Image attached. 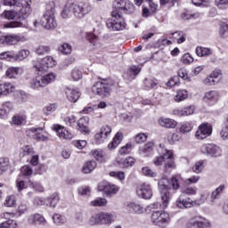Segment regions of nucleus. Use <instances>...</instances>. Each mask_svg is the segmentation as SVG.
Returning <instances> with one entry per match:
<instances>
[{
  "label": "nucleus",
  "instance_id": "1a4fd4ad",
  "mask_svg": "<svg viewBox=\"0 0 228 228\" xmlns=\"http://www.w3.org/2000/svg\"><path fill=\"white\" fill-rule=\"evenodd\" d=\"M40 22L45 29H54L58 23L54 18V10L51 9L45 12L40 20Z\"/></svg>",
  "mask_w": 228,
  "mask_h": 228
},
{
  "label": "nucleus",
  "instance_id": "4c0bfd02",
  "mask_svg": "<svg viewBox=\"0 0 228 228\" xmlns=\"http://www.w3.org/2000/svg\"><path fill=\"white\" fill-rule=\"evenodd\" d=\"M20 72V68L11 67L6 70V76L10 79H15Z\"/></svg>",
  "mask_w": 228,
  "mask_h": 228
},
{
  "label": "nucleus",
  "instance_id": "864d4df0",
  "mask_svg": "<svg viewBox=\"0 0 228 228\" xmlns=\"http://www.w3.org/2000/svg\"><path fill=\"white\" fill-rule=\"evenodd\" d=\"M59 51L62 53V54H70V53H72V46L67 43H64L59 47Z\"/></svg>",
  "mask_w": 228,
  "mask_h": 228
},
{
  "label": "nucleus",
  "instance_id": "c85d7f7f",
  "mask_svg": "<svg viewBox=\"0 0 228 228\" xmlns=\"http://www.w3.org/2000/svg\"><path fill=\"white\" fill-rule=\"evenodd\" d=\"M126 209L129 213H134L136 215H142L143 213V207L136 203H129L126 205Z\"/></svg>",
  "mask_w": 228,
  "mask_h": 228
},
{
  "label": "nucleus",
  "instance_id": "cd10ccee",
  "mask_svg": "<svg viewBox=\"0 0 228 228\" xmlns=\"http://www.w3.org/2000/svg\"><path fill=\"white\" fill-rule=\"evenodd\" d=\"M152 151H154V143L152 142H149L144 144L142 148H140L139 154L147 158L152 154Z\"/></svg>",
  "mask_w": 228,
  "mask_h": 228
},
{
  "label": "nucleus",
  "instance_id": "49530a36",
  "mask_svg": "<svg viewBox=\"0 0 228 228\" xmlns=\"http://www.w3.org/2000/svg\"><path fill=\"white\" fill-rule=\"evenodd\" d=\"M71 77L74 81H79V79L83 78V71L77 68L73 69L71 71Z\"/></svg>",
  "mask_w": 228,
  "mask_h": 228
},
{
  "label": "nucleus",
  "instance_id": "7ed1b4c3",
  "mask_svg": "<svg viewBox=\"0 0 228 228\" xmlns=\"http://www.w3.org/2000/svg\"><path fill=\"white\" fill-rule=\"evenodd\" d=\"M90 12H92V5L90 3L80 2L78 4H74L72 2H68L61 12V17L62 19H69L73 13L74 17L77 19H85Z\"/></svg>",
  "mask_w": 228,
  "mask_h": 228
},
{
  "label": "nucleus",
  "instance_id": "0e129e2a",
  "mask_svg": "<svg viewBox=\"0 0 228 228\" xmlns=\"http://www.w3.org/2000/svg\"><path fill=\"white\" fill-rule=\"evenodd\" d=\"M20 172L22 175H25V176L33 175V168H31V167L29 166H23L20 168Z\"/></svg>",
  "mask_w": 228,
  "mask_h": 228
},
{
  "label": "nucleus",
  "instance_id": "6ab92c4d",
  "mask_svg": "<svg viewBox=\"0 0 228 228\" xmlns=\"http://www.w3.org/2000/svg\"><path fill=\"white\" fill-rule=\"evenodd\" d=\"M220 94H218V92L215 90L208 91L204 94L203 102L209 104V106H213L214 104H216V102H218Z\"/></svg>",
  "mask_w": 228,
  "mask_h": 228
},
{
  "label": "nucleus",
  "instance_id": "e433bc0d",
  "mask_svg": "<svg viewBox=\"0 0 228 228\" xmlns=\"http://www.w3.org/2000/svg\"><path fill=\"white\" fill-rule=\"evenodd\" d=\"M15 52L7 51L0 53V60H6V61H15Z\"/></svg>",
  "mask_w": 228,
  "mask_h": 228
},
{
  "label": "nucleus",
  "instance_id": "f8f14e48",
  "mask_svg": "<svg viewBox=\"0 0 228 228\" xmlns=\"http://www.w3.org/2000/svg\"><path fill=\"white\" fill-rule=\"evenodd\" d=\"M56 65V61L52 56H46L42 59L41 63L36 65V70H37L38 74H42L47 70L49 68H53Z\"/></svg>",
  "mask_w": 228,
  "mask_h": 228
},
{
  "label": "nucleus",
  "instance_id": "f3484780",
  "mask_svg": "<svg viewBox=\"0 0 228 228\" xmlns=\"http://www.w3.org/2000/svg\"><path fill=\"white\" fill-rule=\"evenodd\" d=\"M20 40V36L15 34L0 36L1 45H17Z\"/></svg>",
  "mask_w": 228,
  "mask_h": 228
},
{
  "label": "nucleus",
  "instance_id": "2eb2a0df",
  "mask_svg": "<svg viewBox=\"0 0 228 228\" xmlns=\"http://www.w3.org/2000/svg\"><path fill=\"white\" fill-rule=\"evenodd\" d=\"M22 8L18 12L20 20H24V19H28V16L31 15V0H20Z\"/></svg>",
  "mask_w": 228,
  "mask_h": 228
},
{
  "label": "nucleus",
  "instance_id": "9b49d317",
  "mask_svg": "<svg viewBox=\"0 0 228 228\" xmlns=\"http://www.w3.org/2000/svg\"><path fill=\"white\" fill-rule=\"evenodd\" d=\"M201 152L207 154V156H211V158H220L222 156V149L213 143L203 144Z\"/></svg>",
  "mask_w": 228,
  "mask_h": 228
},
{
  "label": "nucleus",
  "instance_id": "09e8293b",
  "mask_svg": "<svg viewBox=\"0 0 228 228\" xmlns=\"http://www.w3.org/2000/svg\"><path fill=\"white\" fill-rule=\"evenodd\" d=\"M204 170V160H200L192 167V171L195 174H200Z\"/></svg>",
  "mask_w": 228,
  "mask_h": 228
},
{
  "label": "nucleus",
  "instance_id": "f704fd0d",
  "mask_svg": "<svg viewBox=\"0 0 228 228\" xmlns=\"http://www.w3.org/2000/svg\"><path fill=\"white\" fill-rule=\"evenodd\" d=\"M144 90H152L158 86V79L156 78H145L143 80Z\"/></svg>",
  "mask_w": 228,
  "mask_h": 228
},
{
  "label": "nucleus",
  "instance_id": "a211bd4d",
  "mask_svg": "<svg viewBox=\"0 0 228 228\" xmlns=\"http://www.w3.org/2000/svg\"><path fill=\"white\" fill-rule=\"evenodd\" d=\"M140 72H142V68H140V66H130L126 72L124 73L123 77L126 81L131 83V81L136 79V76H138Z\"/></svg>",
  "mask_w": 228,
  "mask_h": 228
},
{
  "label": "nucleus",
  "instance_id": "774afa93",
  "mask_svg": "<svg viewBox=\"0 0 228 228\" xmlns=\"http://www.w3.org/2000/svg\"><path fill=\"white\" fill-rule=\"evenodd\" d=\"M181 60L185 65H190V63H193V57H191L190 53L183 54Z\"/></svg>",
  "mask_w": 228,
  "mask_h": 228
},
{
  "label": "nucleus",
  "instance_id": "f257e3e1",
  "mask_svg": "<svg viewBox=\"0 0 228 228\" xmlns=\"http://www.w3.org/2000/svg\"><path fill=\"white\" fill-rule=\"evenodd\" d=\"M181 175H174L171 180L167 177H163L159 181V188L162 190L160 191L162 205L159 203H154L152 206L156 208L158 206H162V208H168V202L170 201V191L168 190H179L181 184Z\"/></svg>",
  "mask_w": 228,
  "mask_h": 228
},
{
  "label": "nucleus",
  "instance_id": "7c9ffc66",
  "mask_svg": "<svg viewBox=\"0 0 228 228\" xmlns=\"http://www.w3.org/2000/svg\"><path fill=\"white\" fill-rule=\"evenodd\" d=\"M118 165L125 167V168H128V167H133L134 163H136V159L133 157H128L126 159H117Z\"/></svg>",
  "mask_w": 228,
  "mask_h": 228
},
{
  "label": "nucleus",
  "instance_id": "338daca9",
  "mask_svg": "<svg viewBox=\"0 0 228 228\" xmlns=\"http://www.w3.org/2000/svg\"><path fill=\"white\" fill-rule=\"evenodd\" d=\"M147 138L148 136L145 134L140 133L134 136V141L137 143H143L144 142H147Z\"/></svg>",
  "mask_w": 228,
  "mask_h": 228
},
{
  "label": "nucleus",
  "instance_id": "4be33fe9",
  "mask_svg": "<svg viewBox=\"0 0 228 228\" xmlns=\"http://www.w3.org/2000/svg\"><path fill=\"white\" fill-rule=\"evenodd\" d=\"M15 92V86L10 82L0 84V97H6Z\"/></svg>",
  "mask_w": 228,
  "mask_h": 228
},
{
  "label": "nucleus",
  "instance_id": "423d86ee",
  "mask_svg": "<svg viewBox=\"0 0 228 228\" xmlns=\"http://www.w3.org/2000/svg\"><path fill=\"white\" fill-rule=\"evenodd\" d=\"M56 80V74L48 73L45 76H37L32 78L29 82L30 88L32 90H39V88H44L47 86L50 83Z\"/></svg>",
  "mask_w": 228,
  "mask_h": 228
},
{
  "label": "nucleus",
  "instance_id": "c03bdc74",
  "mask_svg": "<svg viewBox=\"0 0 228 228\" xmlns=\"http://www.w3.org/2000/svg\"><path fill=\"white\" fill-rule=\"evenodd\" d=\"M47 201L49 202L50 208H54L60 202V196L58 193H53L51 197L47 198Z\"/></svg>",
  "mask_w": 228,
  "mask_h": 228
},
{
  "label": "nucleus",
  "instance_id": "052dcab7",
  "mask_svg": "<svg viewBox=\"0 0 228 228\" xmlns=\"http://www.w3.org/2000/svg\"><path fill=\"white\" fill-rule=\"evenodd\" d=\"M49 51H51V48L46 45H40L36 49V53L39 56L42 54H47V53H49Z\"/></svg>",
  "mask_w": 228,
  "mask_h": 228
},
{
  "label": "nucleus",
  "instance_id": "ea45409f",
  "mask_svg": "<svg viewBox=\"0 0 228 228\" xmlns=\"http://www.w3.org/2000/svg\"><path fill=\"white\" fill-rule=\"evenodd\" d=\"M173 38L177 40V44H183V42H186V34L183 31H176L172 34Z\"/></svg>",
  "mask_w": 228,
  "mask_h": 228
},
{
  "label": "nucleus",
  "instance_id": "412c9836",
  "mask_svg": "<svg viewBox=\"0 0 228 228\" xmlns=\"http://www.w3.org/2000/svg\"><path fill=\"white\" fill-rule=\"evenodd\" d=\"M110 134H111V126L104 125L102 126L100 133L94 135V138L98 143H101V142H104V140H106Z\"/></svg>",
  "mask_w": 228,
  "mask_h": 228
},
{
  "label": "nucleus",
  "instance_id": "39448f33",
  "mask_svg": "<svg viewBox=\"0 0 228 228\" xmlns=\"http://www.w3.org/2000/svg\"><path fill=\"white\" fill-rule=\"evenodd\" d=\"M113 85H115L113 80L104 79L102 82H96L92 86V92L100 97H110Z\"/></svg>",
  "mask_w": 228,
  "mask_h": 228
},
{
  "label": "nucleus",
  "instance_id": "603ef678",
  "mask_svg": "<svg viewBox=\"0 0 228 228\" xmlns=\"http://www.w3.org/2000/svg\"><path fill=\"white\" fill-rule=\"evenodd\" d=\"M110 177H115V179H118L119 181H124L126 179V173L122 171H111L110 172Z\"/></svg>",
  "mask_w": 228,
  "mask_h": 228
},
{
  "label": "nucleus",
  "instance_id": "6e6552de",
  "mask_svg": "<svg viewBox=\"0 0 228 228\" xmlns=\"http://www.w3.org/2000/svg\"><path fill=\"white\" fill-rule=\"evenodd\" d=\"M151 220L153 225L163 227L170 222V215L165 211H155L151 214Z\"/></svg>",
  "mask_w": 228,
  "mask_h": 228
},
{
  "label": "nucleus",
  "instance_id": "393cba45",
  "mask_svg": "<svg viewBox=\"0 0 228 228\" xmlns=\"http://www.w3.org/2000/svg\"><path fill=\"white\" fill-rule=\"evenodd\" d=\"M66 95L68 101L70 102H77L79 97H81V93L77 89L66 88Z\"/></svg>",
  "mask_w": 228,
  "mask_h": 228
},
{
  "label": "nucleus",
  "instance_id": "20e7f679",
  "mask_svg": "<svg viewBox=\"0 0 228 228\" xmlns=\"http://www.w3.org/2000/svg\"><path fill=\"white\" fill-rule=\"evenodd\" d=\"M117 216L111 213L101 212L97 214H94L90 219V225H110L113 224Z\"/></svg>",
  "mask_w": 228,
  "mask_h": 228
},
{
  "label": "nucleus",
  "instance_id": "c9c22d12",
  "mask_svg": "<svg viewBox=\"0 0 228 228\" xmlns=\"http://www.w3.org/2000/svg\"><path fill=\"white\" fill-rule=\"evenodd\" d=\"M196 54L197 56H210L213 54V50L210 48H206L203 46H197L196 47Z\"/></svg>",
  "mask_w": 228,
  "mask_h": 228
},
{
  "label": "nucleus",
  "instance_id": "b1692460",
  "mask_svg": "<svg viewBox=\"0 0 228 228\" xmlns=\"http://www.w3.org/2000/svg\"><path fill=\"white\" fill-rule=\"evenodd\" d=\"M175 206L180 209H188V208H193V200L190 199H184L183 196H180L176 200Z\"/></svg>",
  "mask_w": 228,
  "mask_h": 228
},
{
  "label": "nucleus",
  "instance_id": "13d9d810",
  "mask_svg": "<svg viewBox=\"0 0 228 228\" xmlns=\"http://www.w3.org/2000/svg\"><path fill=\"white\" fill-rule=\"evenodd\" d=\"M87 38H88L89 42H91V44H93V45H94V47H96V48L101 47V43H99V38H97L95 35L89 34L87 36Z\"/></svg>",
  "mask_w": 228,
  "mask_h": 228
},
{
  "label": "nucleus",
  "instance_id": "37998d69",
  "mask_svg": "<svg viewBox=\"0 0 228 228\" xmlns=\"http://www.w3.org/2000/svg\"><path fill=\"white\" fill-rule=\"evenodd\" d=\"M12 124L14 126H24L26 124V116L16 115L12 118Z\"/></svg>",
  "mask_w": 228,
  "mask_h": 228
},
{
  "label": "nucleus",
  "instance_id": "3c124183",
  "mask_svg": "<svg viewBox=\"0 0 228 228\" xmlns=\"http://www.w3.org/2000/svg\"><path fill=\"white\" fill-rule=\"evenodd\" d=\"M106 204H108V200H106V199L104 198H97L94 200L91 201V206L94 207H102L106 206Z\"/></svg>",
  "mask_w": 228,
  "mask_h": 228
},
{
  "label": "nucleus",
  "instance_id": "dca6fc26",
  "mask_svg": "<svg viewBox=\"0 0 228 228\" xmlns=\"http://www.w3.org/2000/svg\"><path fill=\"white\" fill-rule=\"evenodd\" d=\"M39 131H42L41 127L37 128H28L26 130L27 136H29L30 138H34V140H37V142H47L49 140V137L43 135L39 133Z\"/></svg>",
  "mask_w": 228,
  "mask_h": 228
},
{
  "label": "nucleus",
  "instance_id": "5701e85b",
  "mask_svg": "<svg viewBox=\"0 0 228 228\" xmlns=\"http://www.w3.org/2000/svg\"><path fill=\"white\" fill-rule=\"evenodd\" d=\"M195 113V107L189 106L183 109H176L173 110V115H176V117H188V115H193Z\"/></svg>",
  "mask_w": 228,
  "mask_h": 228
},
{
  "label": "nucleus",
  "instance_id": "4d7b16f0",
  "mask_svg": "<svg viewBox=\"0 0 228 228\" xmlns=\"http://www.w3.org/2000/svg\"><path fill=\"white\" fill-rule=\"evenodd\" d=\"M142 172L143 175H146V177H156V175H158V174L152 171L149 167H142Z\"/></svg>",
  "mask_w": 228,
  "mask_h": 228
},
{
  "label": "nucleus",
  "instance_id": "bb28decb",
  "mask_svg": "<svg viewBox=\"0 0 228 228\" xmlns=\"http://www.w3.org/2000/svg\"><path fill=\"white\" fill-rule=\"evenodd\" d=\"M122 133L118 132L112 139V142H110L108 145L109 151H115V149H117L118 145H120V143L122 142Z\"/></svg>",
  "mask_w": 228,
  "mask_h": 228
},
{
  "label": "nucleus",
  "instance_id": "4468645a",
  "mask_svg": "<svg viewBox=\"0 0 228 228\" xmlns=\"http://www.w3.org/2000/svg\"><path fill=\"white\" fill-rule=\"evenodd\" d=\"M136 194L141 199L149 200L152 198V188L149 183H142L136 188Z\"/></svg>",
  "mask_w": 228,
  "mask_h": 228
},
{
  "label": "nucleus",
  "instance_id": "473e14b6",
  "mask_svg": "<svg viewBox=\"0 0 228 228\" xmlns=\"http://www.w3.org/2000/svg\"><path fill=\"white\" fill-rule=\"evenodd\" d=\"M2 17L8 19V20H20L19 17V12L17 11H4L2 14Z\"/></svg>",
  "mask_w": 228,
  "mask_h": 228
},
{
  "label": "nucleus",
  "instance_id": "a878e982",
  "mask_svg": "<svg viewBox=\"0 0 228 228\" xmlns=\"http://www.w3.org/2000/svg\"><path fill=\"white\" fill-rule=\"evenodd\" d=\"M159 124L161 127H167V129H175V127H177V121L172 118H160Z\"/></svg>",
  "mask_w": 228,
  "mask_h": 228
},
{
  "label": "nucleus",
  "instance_id": "bf43d9fd",
  "mask_svg": "<svg viewBox=\"0 0 228 228\" xmlns=\"http://www.w3.org/2000/svg\"><path fill=\"white\" fill-rule=\"evenodd\" d=\"M132 150H133V144L126 143L125 146L120 148L119 154L121 156H124L126 154H129V152H131Z\"/></svg>",
  "mask_w": 228,
  "mask_h": 228
},
{
  "label": "nucleus",
  "instance_id": "72a5a7b5",
  "mask_svg": "<svg viewBox=\"0 0 228 228\" xmlns=\"http://www.w3.org/2000/svg\"><path fill=\"white\" fill-rule=\"evenodd\" d=\"M96 167L97 162H95V160H89L84 165L82 170L84 174H90L91 172H94Z\"/></svg>",
  "mask_w": 228,
  "mask_h": 228
},
{
  "label": "nucleus",
  "instance_id": "8fccbe9b",
  "mask_svg": "<svg viewBox=\"0 0 228 228\" xmlns=\"http://www.w3.org/2000/svg\"><path fill=\"white\" fill-rule=\"evenodd\" d=\"M28 154H33V148L30 145L23 146L20 150V156L24 158V156H28Z\"/></svg>",
  "mask_w": 228,
  "mask_h": 228
},
{
  "label": "nucleus",
  "instance_id": "a19ab883",
  "mask_svg": "<svg viewBox=\"0 0 228 228\" xmlns=\"http://www.w3.org/2000/svg\"><path fill=\"white\" fill-rule=\"evenodd\" d=\"M188 98V92L184 89L183 90H178L175 96V101L176 102H181V101H184V99Z\"/></svg>",
  "mask_w": 228,
  "mask_h": 228
},
{
  "label": "nucleus",
  "instance_id": "ddd939ff",
  "mask_svg": "<svg viewBox=\"0 0 228 228\" xmlns=\"http://www.w3.org/2000/svg\"><path fill=\"white\" fill-rule=\"evenodd\" d=\"M213 133V126L209 125L208 123H203L200 125L198 130L196 131V138L198 140H205V138H208V136H211Z\"/></svg>",
  "mask_w": 228,
  "mask_h": 228
},
{
  "label": "nucleus",
  "instance_id": "69168bd1",
  "mask_svg": "<svg viewBox=\"0 0 228 228\" xmlns=\"http://www.w3.org/2000/svg\"><path fill=\"white\" fill-rule=\"evenodd\" d=\"M28 183L29 186H31L33 190H35V191H39L40 193L44 191V187L39 183L29 181Z\"/></svg>",
  "mask_w": 228,
  "mask_h": 228
},
{
  "label": "nucleus",
  "instance_id": "de8ad7c7",
  "mask_svg": "<svg viewBox=\"0 0 228 228\" xmlns=\"http://www.w3.org/2000/svg\"><path fill=\"white\" fill-rule=\"evenodd\" d=\"M29 56V50H21L19 53H15V61H22V60L28 58Z\"/></svg>",
  "mask_w": 228,
  "mask_h": 228
},
{
  "label": "nucleus",
  "instance_id": "0eeeda50",
  "mask_svg": "<svg viewBox=\"0 0 228 228\" xmlns=\"http://www.w3.org/2000/svg\"><path fill=\"white\" fill-rule=\"evenodd\" d=\"M112 17L107 20L106 26L110 31H122L126 29V21L117 11H112Z\"/></svg>",
  "mask_w": 228,
  "mask_h": 228
},
{
  "label": "nucleus",
  "instance_id": "2f4dec72",
  "mask_svg": "<svg viewBox=\"0 0 228 228\" xmlns=\"http://www.w3.org/2000/svg\"><path fill=\"white\" fill-rule=\"evenodd\" d=\"M77 126L82 133H88V118H81L77 120Z\"/></svg>",
  "mask_w": 228,
  "mask_h": 228
},
{
  "label": "nucleus",
  "instance_id": "c756f323",
  "mask_svg": "<svg viewBox=\"0 0 228 228\" xmlns=\"http://www.w3.org/2000/svg\"><path fill=\"white\" fill-rule=\"evenodd\" d=\"M102 190L107 195H115V193L118 192V186L111 183H105Z\"/></svg>",
  "mask_w": 228,
  "mask_h": 228
},
{
  "label": "nucleus",
  "instance_id": "f03ea898",
  "mask_svg": "<svg viewBox=\"0 0 228 228\" xmlns=\"http://www.w3.org/2000/svg\"><path fill=\"white\" fill-rule=\"evenodd\" d=\"M159 156L156 157L153 163L156 167H162L164 174H172L175 170V162L174 161V153L172 151L166 149L163 144L158 148Z\"/></svg>",
  "mask_w": 228,
  "mask_h": 228
},
{
  "label": "nucleus",
  "instance_id": "6e6d98bb",
  "mask_svg": "<svg viewBox=\"0 0 228 228\" xmlns=\"http://www.w3.org/2000/svg\"><path fill=\"white\" fill-rule=\"evenodd\" d=\"M17 227V222L9 219L0 224V228H16Z\"/></svg>",
  "mask_w": 228,
  "mask_h": 228
},
{
  "label": "nucleus",
  "instance_id": "aec40b11",
  "mask_svg": "<svg viewBox=\"0 0 228 228\" xmlns=\"http://www.w3.org/2000/svg\"><path fill=\"white\" fill-rule=\"evenodd\" d=\"M54 131L57 133V136L61 138L62 140H72L74 138V135L69 132L65 128V126H61L60 125H54L53 126Z\"/></svg>",
  "mask_w": 228,
  "mask_h": 228
},
{
  "label": "nucleus",
  "instance_id": "e2e57ef3",
  "mask_svg": "<svg viewBox=\"0 0 228 228\" xmlns=\"http://www.w3.org/2000/svg\"><path fill=\"white\" fill-rule=\"evenodd\" d=\"M198 228H211V223L206 218L198 221Z\"/></svg>",
  "mask_w": 228,
  "mask_h": 228
},
{
  "label": "nucleus",
  "instance_id": "58836bf2",
  "mask_svg": "<svg viewBox=\"0 0 228 228\" xmlns=\"http://www.w3.org/2000/svg\"><path fill=\"white\" fill-rule=\"evenodd\" d=\"M192 129L193 124H191V122H184L181 125L179 131L183 134H186L187 133L191 132Z\"/></svg>",
  "mask_w": 228,
  "mask_h": 228
},
{
  "label": "nucleus",
  "instance_id": "5fc2aeb1",
  "mask_svg": "<svg viewBox=\"0 0 228 228\" xmlns=\"http://www.w3.org/2000/svg\"><path fill=\"white\" fill-rule=\"evenodd\" d=\"M17 204V200H15V196H8L5 200L4 206L6 208H13Z\"/></svg>",
  "mask_w": 228,
  "mask_h": 228
},
{
  "label": "nucleus",
  "instance_id": "79ce46f5",
  "mask_svg": "<svg viewBox=\"0 0 228 228\" xmlns=\"http://www.w3.org/2000/svg\"><path fill=\"white\" fill-rule=\"evenodd\" d=\"M28 222L29 224H44L45 222V218H44L40 214H35L29 217Z\"/></svg>",
  "mask_w": 228,
  "mask_h": 228
},
{
  "label": "nucleus",
  "instance_id": "680f3d73",
  "mask_svg": "<svg viewBox=\"0 0 228 228\" xmlns=\"http://www.w3.org/2000/svg\"><path fill=\"white\" fill-rule=\"evenodd\" d=\"M93 156L96 161H100L102 163L104 161V155H102V151L99 150H95L93 151Z\"/></svg>",
  "mask_w": 228,
  "mask_h": 228
},
{
  "label": "nucleus",
  "instance_id": "a18cd8bd",
  "mask_svg": "<svg viewBox=\"0 0 228 228\" xmlns=\"http://www.w3.org/2000/svg\"><path fill=\"white\" fill-rule=\"evenodd\" d=\"M10 165V160L8 159L2 158L0 159V175L4 174L8 170Z\"/></svg>",
  "mask_w": 228,
  "mask_h": 228
},
{
  "label": "nucleus",
  "instance_id": "9d476101",
  "mask_svg": "<svg viewBox=\"0 0 228 228\" xmlns=\"http://www.w3.org/2000/svg\"><path fill=\"white\" fill-rule=\"evenodd\" d=\"M113 6L116 12H123V13H133L134 12V4L129 0H115Z\"/></svg>",
  "mask_w": 228,
  "mask_h": 228
}]
</instances>
